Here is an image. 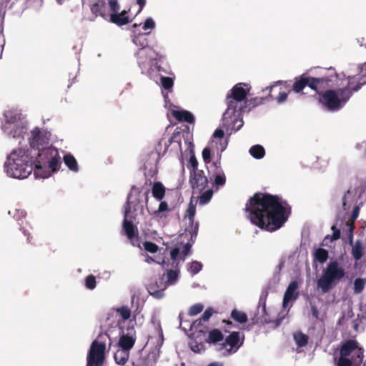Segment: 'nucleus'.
Instances as JSON below:
<instances>
[{"mask_svg":"<svg viewBox=\"0 0 366 366\" xmlns=\"http://www.w3.org/2000/svg\"><path fill=\"white\" fill-rule=\"evenodd\" d=\"M284 204L277 196L257 193L247 202L245 216L253 224L272 232L282 227L287 219Z\"/></svg>","mask_w":366,"mask_h":366,"instance_id":"f257e3e1","label":"nucleus"},{"mask_svg":"<svg viewBox=\"0 0 366 366\" xmlns=\"http://www.w3.org/2000/svg\"><path fill=\"white\" fill-rule=\"evenodd\" d=\"M335 76L334 84L325 86L320 90L325 91L322 93L318 91V100L322 107L330 112H337L345 107L350 100L353 92L360 89V85L352 86L355 76H349L347 79H342L335 69H330L327 74L323 77Z\"/></svg>","mask_w":366,"mask_h":366,"instance_id":"f03ea898","label":"nucleus"},{"mask_svg":"<svg viewBox=\"0 0 366 366\" xmlns=\"http://www.w3.org/2000/svg\"><path fill=\"white\" fill-rule=\"evenodd\" d=\"M250 89L247 84L238 83L227 95V108L222 115V125L231 132L239 130L244 124L242 113L246 107L244 99Z\"/></svg>","mask_w":366,"mask_h":366,"instance_id":"7ed1b4c3","label":"nucleus"},{"mask_svg":"<svg viewBox=\"0 0 366 366\" xmlns=\"http://www.w3.org/2000/svg\"><path fill=\"white\" fill-rule=\"evenodd\" d=\"M149 191H140L139 188L132 187L127 200L123 206V229L132 245L135 246L136 229L134 221L138 214L143 213L144 204L148 202Z\"/></svg>","mask_w":366,"mask_h":366,"instance_id":"20e7f679","label":"nucleus"},{"mask_svg":"<svg viewBox=\"0 0 366 366\" xmlns=\"http://www.w3.org/2000/svg\"><path fill=\"white\" fill-rule=\"evenodd\" d=\"M139 55V66L142 73L155 83H159L164 89L171 90L174 86V79L162 75L161 73H166V71L157 61L158 54L154 49L147 48L140 51Z\"/></svg>","mask_w":366,"mask_h":366,"instance_id":"39448f33","label":"nucleus"},{"mask_svg":"<svg viewBox=\"0 0 366 366\" xmlns=\"http://www.w3.org/2000/svg\"><path fill=\"white\" fill-rule=\"evenodd\" d=\"M34 157L28 149H14L8 156L4 164L7 176L15 179L27 178L34 172Z\"/></svg>","mask_w":366,"mask_h":366,"instance_id":"423d86ee","label":"nucleus"},{"mask_svg":"<svg viewBox=\"0 0 366 366\" xmlns=\"http://www.w3.org/2000/svg\"><path fill=\"white\" fill-rule=\"evenodd\" d=\"M34 176L36 179H46L57 173L61 167L59 150L53 146L44 147L33 154Z\"/></svg>","mask_w":366,"mask_h":366,"instance_id":"0eeeda50","label":"nucleus"},{"mask_svg":"<svg viewBox=\"0 0 366 366\" xmlns=\"http://www.w3.org/2000/svg\"><path fill=\"white\" fill-rule=\"evenodd\" d=\"M4 117V120L1 124L4 133L7 137L15 139L19 143H21L27 131L21 109L17 108L9 109L5 111Z\"/></svg>","mask_w":366,"mask_h":366,"instance_id":"6e6552de","label":"nucleus"},{"mask_svg":"<svg viewBox=\"0 0 366 366\" xmlns=\"http://www.w3.org/2000/svg\"><path fill=\"white\" fill-rule=\"evenodd\" d=\"M345 268L337 260H332L323 269L317 280V288L322 294L330 292L345 276Z\"/></svg>","mask_w":366,"mask_h":366,"instance_id":"1a4fd4ad","label":"nucleus"},{"mask_svg":"<svg viewBox=\"0 0 366 366\" xmlns=\"http://www.w3.org/2000/svg\"><path fill=\"white\" fill-rule=\"evenodd\" d=\"M178 262L175 269H169L163 274L160 285H150L148 288V292L156 299H161L164 296V290L169 286L175 285L179 276V268L177 267Z\"/></svg>","mask_w":366,"mask_h":366,"instance_id":"9d476101","label":"nucleus"},{"mask_svg":"<svg viewBox=\"0 0 366 366\" xmlns=\"http://www.w3.org/2000/svg\"><path fill=\"white\" fill-rule=\"evenodd\" d=\"M335 80V76H332L330 78L323 76L320 78H314L302 76L300 79H297L295 80L292 89L296 93H300L306 86H308L312 90L318 92L320 91V89L325 86H332Z\"/></svg>","mask_w":366,"mask_h":366,"instance_id":"9b49d317","label":"nucleus"},{"mask_svg":"<svg viewBox=\"0 0 366 366\" xmlns=\"http://www.w3.org/2000/svg\"><path fill=\"white\" fill-rule=\"evenodd\" d=\"M244 335L239 332H232L227 335L224 341L216 345V350L223 357H228L235 354L242 346Z\"/></svg>","mask_w":366,"mask_h":366,"instance_id":"f8f14e48","label":"nucleus"},{"mask_svg":"<svg viewBox=\"0 0 366 366\" xmlns=\"http://www.w3.org/2000/svg\"><path fill=\"white\" fill-rule=\"evenodd\" d=\"M152 196L158 201H160L159 207L157 209L153 212H149L153 216L158 218L166 217L165 212H169V206L167 202L162 201L165 195V187L160 182H156L153 184L152 188ZM148 211H149L148 209Z\"/></svg>","mask_w":366,"mask_h":366,"instance_id":"ddd939ff","label":"nucleus"},{"mask_svg":"<svg viewBox=\"0 0 366 366\" xmlns=\"http://www.w3.org/2000/svg\"><path fill=\"white\" fill-rule=\"evenodd\" d=\"M50 134L44 129L34 128L29 137V142L31 148L35 152H39L44 147H49Z\"/></svg>","mask_w":366,"mask_h":366,"instance_id":"4468645a","label":"nucleus"},{"mask_svg":"<svg viewBox=\"0 0 366 366\" xmlns=\"http://www.w3.org/2000/svg\"><path fill=\"white\" fill-rule=\"evenodd\" d=\"M105 342H92L87 355L86 366H101L104 360Z\"/></svg>","mask_w":366,"mask_h":366,"instance_id":"2eb2a0df","label":"nucleus"},{"mask_svg":"<svg viewBox=\"0 0 366 366\" xmlns=\"http://www.w3.org/2000/svg\"><path fill=\"white\" fill-rule=\"evenodd\" d=\"M207 168L209 179L216 189L223 187L226 183V176L221 167L220 161L217 160L211 163Z\"/></svg>","mask_w":366,"mask_h":366,"instance_id":"dca6fc26","label":"nucleus"},{"mask_svg":"<svg viewBox=\"0 0 366 366\" xmlns=\"http://www.w3.org/2000/svg\"><path fill=\"white\" fill-rule=\"evenodd\" d=\"M195 212L196 207L191 201L186 211L184 220L186 222L185 231L190 234V238L192 241L196 239L199 229L198 222H194V221Z\"/></svg>","mask_w":366,"mask_h":366,"instance_id":"f3484780","label":"nucleus"},{"mask_svg":"<svg viewBox=\"0 0 366 366\" xmlns=\"http://www.w3.org/2000/svg\"><path fill=\"white\" fill-rule=\"evenodd\" d=\"M347 353L348 357L353 361L354 366H360L363 360V350L358 346L355 340H348L342 345L347 346Z\"/></svg>","mask_w":366,"mask_h":366,"instance_id":"a211bd4d","label":"nucleus"},{"mask_svg":"<svg viewBox=\"0 0 366 366\" xmlns=\"http://www.w3.org/2000/svg\"><path fill=\"white\" fill-rule=\"evenodd\" d=\"M190 182L193 189L200 192L206 187L208 179L202 171H194L191 172Z\"/></svg>","mask_w":366,"mask_h":366,"instance_id":"6ab92c4d","label":"nucleus"},{"mask_svg":"<svg viewBox=\"0 0 366 366\" xmlns=\"http://www.w3.org/2000/svg\"><path fill=\"white\" fill-rule=\"evenodd\" d=\"M298 282L296 280L292 281L287 286L284 294L282 306L286 308L290 302H295L298 298Z\"/></svg>","mask_w":366,"mask_h":366,"instance_id":"aec40b11","label":"nucleus"},{"mask_svg":"<svg viewBox=\"0 0 366 366\" xmlns=\"http://www.w3.org/2000/svg\"><path fill=\"white\" fill-rule=\"evenodd\" d=\"M134 334L135 332L134 330L132 329L127 334H123L120 337L119 340V345L121 349L129 352V350L133 347L135 343L136 338Z\"/></svg>","mask_w":366,"mask_h":366,"instance_id":"412c9836","label":"nucleus"},{"mask_svg":"<svg viewBox=\"0 0 366 366\" xmlns=\"http://www.w3.org/2000/svg\"><path fill=\"white\" fill-rule=\"evenodd\" d=\"M63 162L64 165L67 167L69 171L73 174L79 173L80 168L77 160L71 153H66L63 157Z\"/></svg>","mask_w":366,"mask_h":366,"instance_id":"4be33fe9","label":"nucleus"},{"mask_svg":"<svg viewBox=\"0 0 366 366\" xmlns=\"http://www.w3.org/2000/svg\"><path fill=\"white\" fill-rule=\"evenodd\" d=\"M357 192L355 189H349L342 197V208L344 210H348L355 203Z\"/></svg>","mask_w":366,"mask_h":366,"instance_id":"5701e85b","label":"nucleus"},{"mask_svg":"<svg viewBox=\"0 0 366 366\" xmlns=\"http://www.w3.org/2000/svg\"><path fill=\"white\" fill-rule=\"evenodd\" d=\"M110 21L119 26L127 24L129 22L127 11H122L120 13L118 11L117 13L111 14Z\"/></svg>","mask_w":366,"mask_h":366,"instance_id":"b1692460","label":"nucleus"},{"mask_svg":"<svg viewBox=\"0 0 366 366\" xmlns=\"http://www.w3.org/2000/svg\"><path fill=\"white\" fill-rule=\"evenodd\" d=\"M292 337L295 345L297 347L296 352L300 353L301 350H300L299 348L303 347L307 345L309 337L306 334H304L301 331L295 332L292 335Z\"/></svg>","mask_w":366,"mask_h":366,"instance_id":"393cba45","label":"nucleus"},{"mask_svg":"<svg viewBox=\"0 0 366 366\" xmlns=\"http://www.w3.org/2000/svg\"><path fill=\"white\" fill-rule=\"evenodd\" d=\"M172 115L179 122H185L191 124L194 120V115L186 110H173Z\"/></svg>","mask_w":366,"mask_h":366,"instance_id":"a878e982","label":"nucleus"},{"mask_svg":"<svg viewBox=\"0 0 366 366\" xmlns=\"http://www.w3.org/2000/svg\"><path fill=\"white\" fill-rule=\"evenodd\" d=\"M347 346H342L340 348V356L338 360L337 366H354L353 361L348 357Z\"/></svg>","mask_w":366,"mask_h":366,"instance_id":"bb28decb","label":"nucleus"},{"mask_svg":"<svg viewBox=\"0 0 366 366\" xmlns=\"http://www.w3.org/2000/svg\"><path fill=\"white\" fill-rule=\"evenodd\" d=\"M223 340L224 335L222 332L218 329H213L209 331L207 341L210 344H214L216 347V345L219 344V342Z\"/></svg>","mask_w":366,"mask_h":366,"instance_id":"cd10ccee","label":"nucleus"},{"mask_svg":"<svg viewBox=\"0 0 366 366\" xmlns=\"http://www.w3.org/2000/svg\"><path fill=\"white\" fill-rule=\"evenodd\" d=\"M129 357V352L123 349H118L114 353V360L119 365H124Z\"/></svg>","mask_w":366,"mask_h":366,"instance_id":"c85d7f7f","label":"nucleus"},{"mask_svg":"<svg viewBox=\"0 0 366 366\" xmlns=\"http://www.w3.org/2000/svg\"><path fill=\"white\" fill-rule=\"evenodd\" d=\"M105 1L103 0H99L92 4L91 11L93 14L97 15L99 14L103 18H106L105 14Z\"/></svg>","mask_w":366,"mask_h":366,"instance_id":"c756f323","label":"nucleus"},{"mask_svg":"<svg viewBox=\"0 0 366 366\" xmlns=\"http://www.w3.org/2000/svg\"><path fill=\"white\" fill-rule=\"evenodd\" d=\"M249 153L253 158L261 159L265 155V150L262 145L256 144L250 147Z\"/></svg>","mask_w":366,"mask_h":366,"instance_id":"7c9ffc66","label":"nucleus"},{"mask_svg":"<svg viewBox=\"0 0 366 366\" xmlns=\"http://www.w3.org/2000/svg\"><path fill=\"white\" fill-rule=\"evenodd\" d=\"M214 313V310L211 307L207 308L203 313L202 317L199 320H196L192 324L189 325L190 329L193 327L197 328L199 325H202V322H207L209 320L212 315Z\"/></svg>","mask_w":366,"mask_h":366,"instance_id":"2f4dec72","label":"nucleus"},{"mask_svg":"<svg viewBox=\"0 0 366 366\" xmlns=\"http://www.w3.org/2000/svg\"><path fill=\"white\" fill-rule=\"evenodd\" d=\"M258 310L262 315V322L264 323H269L271 320L267 317L266 310V298L265 297L261 296L259 301Z\"/></svg>","mask_w":366,"mask_h":366,"instance_id":"473e14b6","label":"nucleus"},{"mask_svg":"<svg viewBox=\"0 0 366 366\" xmlns=\"http://www.w3.org/2000/svg\"><path fill=\"white\" fill-rule=\"evenodd\" d=\"M363 247L362 242L357 240L352 247V254L355 260H359L362 257Z\"/></svg>","mask_w":366,"mask_h":366,"instance_id":"72a5a7b5","label":"nucleus"},{"mask_svg":"<svg viewBox=\"0 0 366 366\" xmlns=\"http://www.w3.org/2000/svg\"><path fill=\"white\" fill-rule=\"evenodd\" d=\"M140 36H141V34H139L138 35H134L132 39V42L134 43V44H135L137 46L140 47L139 49L138 50V51L136 53V56H137L138 64H139V60L140 59V57L139 55V53L140 51H142V49H147V48L153 49L150 46H145L144 43L141 41Z\"/></svg>","mask_w":366,"mask_h":366,"instance_id":"f704fd0d","label":"nucleus"},{"mask_svg":"<svg viewBox=\"0 0 366 366\" xmlns=\"http://www.w3.org/2000/svg\"><path fill=\"white\" fill-rule=\"evenodd\" d=\"M233 320L239 323H245L247 321V316L244 312L233 310L231 313Z\"/></svg>","mask_w":366,"mask_h":366,"instance_id":"c9c22d12","label":"nucleus"},{"mask_svg":"<svg viewBox=\"0 0 366 366\" xmlns=\"http://www.w3.org/2000/svg\"><path fill=\"white\" fill-rule=\"evenodd\" d=\"M97 285V278L93 274H89L84 280V286L89 290H94Z\"/></svg>","mask_w":366,"mask_h":366,"instance_id":"e433bc0d","label":"nucleus"},{"mask_svg":"<svg viewBox=\"0 0 366 366\" xmlns=\"http://www.w3.org/2000/svg\"><path fill=\"white\" fill-rule=\"evenodd\" d=\"M142 25V29L146 31L145 34H149L151 31L155 28L156 23L152 17H149L146 19Z\"/></svg>","mask_w":366,"mask_h":366,"instance_id":"4c0bfd02","label":"nucleus"},{"mask_svg":"<svg viewBox=\"0 0 366 366\" xmlns=\"http://www.w3.org/2000/svg\"><path fill=\"white\" fill-rule=\"evenodd\" d=\"M315 259L320 263H324L328 258V252L323 248H318L315 253Z\"/></svg>","mask_w":366,"mask_h":366,"instance_id":"58836bf2","label":"nucleus"},{"mask_svg":"<svg viewBox=\"0 0 366 366\" xmlns=\"http://www.w3.org/2000/svg\"><path fill=\"white\" fill-rule=\"evenodd\" d=\"M213 195V191L212 189H208L207 191H205L204 192H203L199 197V204L200 205H204L206 204H207L212 197Z\"/></svg>","mask_w":366,"mask_h":366,"instance_id":"ea45409f","label":"nucleus"},{"mask_svg":"<svg viewBox=\"0 0 366 366\" xmlns=\"http://www.w3.org/2000/svg\"><path fill=\"white\" fill-rule=\"evenodd\" d=\"M359 70H360V72H359V74H358V77L356 78L355 76V79H357L359 81H362L361 83H359L357 85H360V87L362 86V85H363L364 84L366 83V62L363 64H361L359 66Z\"/></svg>","mask_w":366,"mask_h":366,"instance_id":"a19ab883","label":"nucleus"},{"mask_svg":"<svg viewBox=\"0 0 366 366\" xmlns=\"http://www.w3.org/2000/svg\"><path fill=\"white\" fill-rule=\"evenodd\" d=\"M366 283V278H357L354 281V292L355 294H360L364 289Z\"/></svg>","mask_w":366,"mask_h":366,"instance_id":"79ce46f5","label":"nucleus"},{"mask_svg":"<svg viewBox=\"0 0 366 366\" xmlns=\"http://www.w3.org/2000/svg\"><path fill=\"white\" fill-rule=\"evenodd\" d=\"M117 312L124 320H127L131 317V310L127 306H122L117 308Z\"/></svg>","mask_w":366,"mask_h":366,"instance_id":"37998d69","label":"nucleus"},{"mask_svg":"<svg viewBox=\"0 0 366 366\" xmlns=\"http://www.w3.org/2000/svg\"><path fill=\"white\" fill-rule=\"evenodd\" d=\"M202 268V264L201 262L197 261H193L190 263L189 267L188 268V271L192 274H197Z\"/></svg>","mask_w":366,"mask_h":366,"instance_id":"c03bdc74","label":"nucleus"},{"mask_svg":"<svg viewBox=\"0 0 366 366\" xmlns=\"http://www.w3.org/2000/svg\"><path fill=\"white\" fill-rule=\"evenodd\" d=\"M108 5L112 14L117 13L119 11L120 6L117 0H107Z\"/></svg>","mask_w":366,"mask_h":366,"instance_id":"a18cd8bd","label":"nucleus"},{"mask_svg":"<svg viewBox=\"0 0 366 366\" xmlns=\"http://www.w3.org/2000/svg\"><path fill=\"white\" fill-rule=\"evenodd\" d=\"M202 310L203 305L202 304H196L190 307L189 314L191 316H194L200 313L202 311Z\"/></svg>","mask_w":366,"mask_h":366,"instance_id":"49530a36","label":"nucleus"},{"mask_svg":"<svg viewBox=\"0 0 366 366\" xmlns=\"http://www.w3.org/2000/svg\"><path fill=\"white\" fill-rule=\"evenodd\" d=\"M144 247L145 250L151 253H155L158 250V246L156 244L151 242H145L144 243Z\"/></svg>","mask_w":366,"mask_h":366,"instance_id":"de8ad7c7","label":"nucleus"},{"mask_svg":"<svg viewBox=\"0 0 366 366\" xmlns=\"http://www.w3.org/2000/svg\"><path fill=\"white\" fill-rule=\"evenodd\" d=\"M211 151L209 147H205L202 151V158L205 164L210 163Z\"/></svg>","mask_w":366,"mask_h":366,"instance_id":"09e8293b","label":"nucleus"},{"mask_svg":"<svg viewBox=\"0 0 366 366\" xmlns=\"http://www.w3.org/2000/svg\"><path fill=\"white\" fill-rule=\"evenodd\" d=\"M287 97H288V93L287 92H280L279 93L278 97L276 98V102L279 104H283V103H285L287 101Z\"/></svg>","mask_w":366,"mask_h":366,"instance_id":"8fccbe9b","label":"nucleus"},{"mask_svg":"<svg viewBox=\"0 0 366 366\" xmlns=\"http://www.w3.org/2000/svg\"><path fill=\"white\" fill-rule=\"evenodd\" d=\"M191 349L193 352L200 353L204 350V345L203 343H195L191 345Z\"/></svg>","mask_w":366,"mask_h":366,"instance_id":"3c124183","label":"nucleus"},{"mask_svg":"<svg viewBox=\"0 0 366 366\" xmlns=\"http://www.w3.org/2000/svg\"><path fill=\"white\" fill-rule=\"evenodd\" d=\"M360 212V206L357 204H355L353 207V210L350 217V219L352 222H355L357 218L358 217Z\"/></svg>","mask_w":366,"mask_h":366,"instance_id":"603ef678","label":"nucleus"},{"mask_svg":"<svg viewBox=\"0 0 366 366\" xmlns=\"http://www.w3.org/2000/svg\"><path fill=\"white\" fill-rule=\"evenodd\" d=\"M332 229L333 231L331 239L332 240H337L340 237V230L339 229H337L335 225L332 227Z\"/></svg>","mask_w":366,"mask_h":366,"instance_id":"864d4df0","label":"nucleus"},{"mask_svg":"<svg viewBox=\"0 0 366 366\" xmlns=\"http://www.w3.org/2000/svg\"><path fill=\"white\" fill-rule=\"evenodd\" d=\"M189 164L192 168V170H193L192 172H194V171H197L198 162L194 155L191 156V157L189 159Z\"/></svg>","mask_w":366,"mask_h":366,"instance_id":"5fc2aeb1","label":"nucleus"},{"mask_svg":"<svg viewBox=\"0 0 366 366\" xmlns=\"http://www.w3.org/2000/svg\"><path fill=\"white\" fill-rule=\"evenodd\" d=\"M191 247H192V244L189 243H187L183 246L182 253L184 254V257L187 256L189 254ZM184 261V257H183V259H182V262Z\"/></svg>","mask_w":366,"mask_h":366,"instance_id":"6e6d98bb","label":"nucleus"},{"mask_svg":"<svg viewBox=\"0 0 366 366\" xmlns=\"http://www.w3.org/2000/svg\"><path fill=\"white\" fill-rule=\"evenodd\" d=\"M224 132L222 129H217L213 134V138L221 139L224 137Z\"/></svg>","mask_w":366,"mask_h":366,"instance_id":"4d7b16f0","label":"nucleus"},{"mask_svg":"<svg viewBox=\"0 0 366 366\" xmlns=\"http://www.w3.org/2000/svg\"><path fill=\"white\" fill-rule=\"evenodd\" d=\"M163 342H164L163 333H162V331L160 330L159 332V337H158V340H157V342L156 347L158 350H159L160 347L162 346Z\"/></svg>","mask_w":366,"mask_h":366,"instance_id":"13d9d810","label":"nucleus"},{"mask_svg":"<svg viewBox=\"0 0 366 366\" xmlns=\"http://www.w3.org/2000/svg\"><path fill=\"white\" fill-rule=\"evenodd\" d=\"M179 249L178 247H174L170 252L171 258L174 262H175L177 260V257L179 255Z\"/></svg>","mask_w":366,"mask_h":366,"instance_id":"bf43d9fd","label":"nucleus"},{"mask_svg":"<svg viewBox=\"0 0 366 366\" xmlns=\"http://www.w3.org/2000/svg\"><path fill=\"white\" fill-rule=\"evenodd\" d=\"M311 312H312V315L315 318V319H318L319 318V315H320V312H319V310L317 307L316 305H311Z\"/></svg>","mask_w":366,"mask_h":366,"instance_id":"052dcab7","label":"nucleus"},{"mask_svg":"<svg viewBox=\"0 0 366 366\" xmlns=\"http://www.w3.org/2000/svg\"><path fill=\"white\" fill-rule=\"evenodd\" d=\"M347 227L349 228V232H350V234H349V242H350V244H352V242H353V234H352L353 227H352V224H347Z\"/></svg>","mask_w":366,"mask_h":366,"instance_id":"680f3d73","label":"nucleus"},{"mask_svg":"<svg viewBox=\"0 0 366 366\" xmlns=\"http://www.w3.org/2000/svg\"><path fill=\"white\" fill-rule=\"evenodd\" d=\"M148 264H151L152 262H155L157 264H164V260L163 259L162 262L160 261H158V260H154L152 257L148 256L145 260Z\"/></svg>","mask_w":366,"mask_h":366,"instance_id":"e2e57ef3","label":"nucleus"},{"mask_svg":"<svg viewBox=\"0 0 366 366\" xmlns=\"http://www.w3.org/2000/svg\"><path fill=\"white\" fill-rule=\"evenodd\" d=\"M359 149L363 150L366 154V142H363L357 145Z\"/></svg>","mask_w":366,"mask_h":366,"instance_id":"0e129e2a","label":"nucleus"},{"mask_svg":"<svg viewBox=\"0 0 366 366\" xmlns=\"http://www.w3.org/2000/svg\"><path fill=\"white\" fill-rule=\"evenodd\" d=\"M282 83L281 81H278L277 82H275V84L274 85H272V86H267L265 88V89L264 91H268L269 92H271V91L272 90V89L277 84H280Z\"/></svg>","mask_w":366,"mask_h":366,"instance_id":"69168bd1","label":"nucleus"},{"mask_svg":"<svg viewBox=\"0 0 366 366\" xmlns=\"http://www.w3.org/2000/svg\"><path fill=\"white\" fill-rule=\"evenodd\" d=\"M137 3L139 6V9L141 10L144 6L146 0H137Z\"/></svg>","mask_w":366,"mask_h":366,"instance_id":"338daca9","label":"nucleus"},{"mask_svg":"<svg viewBox=\"0 0 366 366\" xmlns=\"http://www.w3.org/2000/svg\"><path fill=\"white\" fill-rule=\"evenodd\" d=\"M207 366H224V365L222 362H214L210 363Z\"/></svg>","mask_w":366,"mask_h":366,"instance_id":"774afa93","label":"nucleus"}]
</instances>
